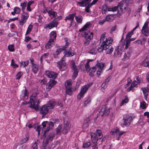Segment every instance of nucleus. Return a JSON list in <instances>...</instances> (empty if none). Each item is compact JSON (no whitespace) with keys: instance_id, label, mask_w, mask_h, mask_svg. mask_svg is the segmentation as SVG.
I'll list each match as a JSON object with an SVG mask.
<instances>
[{"instance_id":"5701e85b","label":"nucleus","mask_w":149,"mask_h":149,"mask_svg":"<svg viewBox=\"0 0 149 149\" xmlns=\"http://www.w3.org/2000/svg\"><path fill=\"white\" fill-rule=\"evenodd\" d=\"M32 68V71L34 74H36L38 71V66L36 64L31 66Z\"/></svg>"},{"instance_id":"774afa93","label":"nucleus","mask_w":149,"mask_h":149,"mask_svg":"<svg viewBox=\"0 0 149 149\" xmlns=\"http://www.w3.org/2000/svg\"><path fill=\"white\" fill-rule=\"evenodd\" d=\"M26 22V20H24L22 19H21L19 20V23L20 25H23Z\"/></svg>"},{"instance_id":"473e14b6","label":"nucleus","mask_w":149,"mask_h":149,"mask_svg":"<svg viewBox=\"0 0 149 149\" xmlns=\"http://www.w3.org/2000/svg\"><path fill=\"white\" fill-rule=\"evenodd\" d=\"M105 18L107 21L111 22L114 19V17L113 15H109L106 16Z\"/></svg>"},{"instance_id":"9b49d317","label":"nucleus","mask_w":149,"mask_h":149,"mask_svg":"<svg viewBox=\"0 0 149 149\" xmlns=\"http://www.w3.org/2000/svg\"><path fill=\"white\" fill-rule=\"evenodd\" d=\"M64 56L67 57H71L74 55L76 54L74 51H72L71 47H70L68 50H64Z\"/></svg>"},{"instance_id":"f8f14e48","label":"nucleus","mask_w":149,"mask_h":149,"mask_svg":"<svg viewBox=\"0 0 149 149\" xmlns=\"http://www.w3.org/2000/svg\"><path fill=\"white\" fill-rule=\"evenodd\" d=\"M58 23L53 20L51 21L49 24H46L44 26V29H47L48 28L49 29H51L53 28L56 27Z\"/></svg>"},{"instance_id":"a878e982","label":"nucleus","mask_w":149,"mask_h":149,"mask_svg":"<svg viewBox=\"0 0 149 149\" xmlns=\"http://www.w3.org/2000/svg\"><path fill=\"white\" fill-rule=\"evenodd\" d=\"M76 15V13H74L72 14H70L68 16H66L65 19V20L66 21L67 20H73L74 16Z\"/></svg>"},{"instance_id":"6e6d98bb","label":"nucleus","mask_w":149,"mask_h":149,"mask_svg":"<svg viewBox=\"0 0 149 149\" xmlns=\"http://www.w3.org/2000/svg\"><path fill=\"white\" fill-rule=\"evenodd\" d=\"M22 94H24V96H23L24 97H25L26 96L28 97L29 93L28 92L27 89H25L24 90H22Z\"/></svg>"},{"instance_id":"423d86ee","label":"nucleus","mask_w":149,"mask_h":149,"mask_svg":"<svg viewBox=\"0 0 149 149\" xmlns=\"http://www.w3.org/2000/svg\"><path fill=\"white\" fill-rule=\"evenodd\" d=\"M134 118V116H130L128 115H124L123 118L124 121L123 125H125L126 127L129 126L130 125L131 122Z\"/></svg>"},{"instance_id":"bb28decb","label":"nucleus","mask_w":149,"mask_h":149,"mask_svg":"<svg viewBox=\"0 0 149 149\" xmlns=\"http://www.w3.org/2000/svg\"><path fill=\"white\" fill-rule=\"evenodd\" d=\"M91 25V24L87 22L83 26V27L81 29L79 30V31L81 32L82 31L86 30L87 28H88L89 26Z\"/></svg>"},{"instance_id":"052dcab7","label":"nucleus","mask_w":149,"mask_h":149,"mask_svg":"<svg viewBox=\"0 0 149 149\" xmlns=\"http://www.w3.org/2000/svg\"><path fill=\"white\" fill-rule=\"evenodd\" d=\"M11 65L14 68H16L18 67V66L17 64L15 63L14 62L13 59H12Z\"/></svg>"},{"instance_id":"a19ab883","label":"nucleus","mask_w":149,"mask_h":149,"mask_svg":"<svg viewBox=\"0 0 149 149\" xmlns=\"http://www.w3.org/2000/svg\"><path fill=\"white\" fill-rule=\"evenodd\" d=\"M27 1H26L24 3H21L20 6L22 7V10L23 12H24V10L25 9V8L26 6Z\"/></svg>"},{"instance_id":"e433bc0d","label":"nucleus","mask_w":149,"mask_h":149,"mask_svg":"<svg viewBox=\"0 0 149 149\" xmlns=\"http://www.w3.org/2000/svg\"><path fill=\"white\" fill-rule=\"evenodd\" d=\"M29 17V15L26 13L24 12L22 14V19L24 20H26V19H28Z\"/></svg>"},{"instance_id":"ddd939ff","label":"nucleus","mask_w":149,"mask_h":149,"mask_svg":"<svg viewBox=\"0 0 149 149\" xmlns=\"http://www.w3.org/2000/svg\"><path fill=\"white\" fill-rule=\"evenodd\" d=\"M57 82L54 79H50L49 82L47 83L46 86V89H48L50 90L51 88L55 85Z\"/></svg>"},{"instance_id":"e2e57ef3","label":"nucleus","mask_w":149,"mask_h":149,"mask_svg":"<svg viewBox=\"0 0 149 149\" xmlns=\"http://www.w3.org/2000/svg\"><path fill=\"white\" fill-rule=\"evenodd\" d=\"M14 10L15 11L16 14H19L21 11V10L20 8L17 7H16L14 8Z\"/></svg>"},{"instance_id":"b1692460","label":"nucleus","mask_w":149,"mask_h":149,"mask_svg":"<svg viewBox=\"0 0 149 149\" xmlns=\"http://www.w3.org/2000/svg\"><path fill=\"white\" fill-rule=\"evenodd\" d=\"M29 136L28 134H26L25 135V137H24L21 140L20 143L22 144L24 143H26L29 140Z\"/></svg>"},{"instance_id":"4c0bfd02","label":"nucleus","mask_w":149,"mask_h":149,"mask_svg":"<svg viewBox=\"0 0 149 149\" xmlns=\"http://www.w3.org/2000/svg\"><path fill=\"white\" fill-rule=\"evenodd\" d=\"M119 132V129L116 128L112 129L110 132V134L112 135H115Z\"/></svg>"},{"instance_id":"5fc2aeb1","label":"nucleus","mask_w":149,"mask_h":149,"mask_svg":"<svg viewBox=\"0 0 149 149\" xmlns=\"http://www.w3.org/2000/svg\"><path fill=\"white\" fill-rule=\"evenodd\" d=\"M23 75V73L22 72L20 71L17 73L16 75V79L19 80L22 77Z\"/></svg>"},{"instance_id":"09e8293b","label":"nucleus","mask_w":149,"mask_h":149,"mask_svg":"<svg viewBox=\"0 0 149 149\" xmlns=\"http://www.w3.org/2000/svg\"><path fill=\"white\" fill-rule=\"evenodd\" d=\"M91 145V143L89 142H87L84 143L83 147L84 148H88Z\"/></svg>"},{"instance_id":"393cba45","label":"nucleus","mask_w":149,"mask_h":149,"mask_svg":"<svg viewBox=\"0 0 149 149\" xmlns=\"http://www.w3.org/2000/svg\"><path fill=\"white\" fill-rule=\"evenodd\" d=\"M94 133L96 134L97 136L98 137L99 139L102 138L103 137L102 133L101 130H97L95 133Z\"/></svg>"},{"instance_id":"dca6fc26","label":"nucleus","mask_w":149,"mask_h":149,"mask_svg":"<svg viewBox=\"0 0 149 149\" xmlns=\"http://www.w3.org/2000/svg\"><path fill=\"white\" fill-rule=\"evenodd\" d=\"M38 95V93H37L35 92L33 93L31 96L30 97V100L28 102V103L30 104L33 102H34V103L35 102H37V96Z\"/></svg>"},{"instance_id":"c756f323","label":"nucleus","mask_w":149,"mask_h":149,"mask_svg":"<svg viewBox=\"0 0 149 149\" xmlns=\"http://www.w3.org/2000/svg\"><path fill=\"white\" fill-rule=\"evenodd\" d=\"M90 120L89 118H87L84 120L83 126L87 128L89 126V123Z\"/></svg>"},{"instance_id":"1a4fd4ad","label":"nucleus","mask_w":149,"mask_h":149,"mask_svg":"<svg viewBox=\"0 0 149 149\" xmlns=\"http://www.w3.org/2000/svg\"><path fill=\"white\" fill-rule=\"evenodd\" d=\"M62 59L60 61H58L57 63V66L58 67L60 70L62 71H65L66 69V63L65 61Z\"/></svg>"},{"instance_id":"f704fd0d","label":"nucleus","mask_w":149,"mask_h":149,"mask_svg":"<svg viewBox=\"0 0 149 149\" xmlns=\"http://www.w3.org/2000/svg\"><path fill=\"white\" fill-rule=\"evenodd\" d=\"M104 63H97L96 65L97 67L99 68V69L100 70L102 71L104 67Z\"/></svg>"},{"instance_id":"4468645a","label":"nucleus","mask_w":149,"mask_h":149,"mask_svg":"<svg viewBox=\"0 0 149 149\" xmlns=\"http://www.w3.org/2000/svg\"><path fill=\"white\" fill-rule=\"evenodd\" d=\"M30 105L29 106V107L31 108H33L35 109L36 111H38V105L40 104L39 100H38L37 99V102L34 103V102H31V103H30Z\"/></svg>"},{"instance_id":"ea45409f","label":"nucleus","mask_w":149,"mask_h":149,"mask_svg":"<svg viewBox=\"0 0 149 149\" xmlns=\"http://www.w3.org/2000/svg\"><path fill=\"white\" fill-rule=\"evenodd\" d=\"M75 19L77 23H81L83 20V17L81 15H79L75 17Z\"/></svg>"},{"instance_id":"39448f33","label":"nucleus","mask_w":149,"mask_h":149,"mask_svg":"<svg viewBox=\"0 0 149 149\" xmlns=\"http://www.w3.org/2000/svg\"><path fill=\"white\" fill-rule=\"evenodd\" d=\"M54 136V134L53 133H50L49 134L45 136L43 141L44 144L42 149H49V148L47 144L49 142L52 140Z\"/></svg>"},{"instance_id":"aec40b11","label":"nucleus","mask_w":149,"mask_h":149,"mask_svg":"<svg viewBox=\"0 0 149 149\" xmlns=\"http://www.w3.org/2000/svg\"><path fill=\"white\" fill-rule=\"evenodd\" d=\"M56 104V102L55 101L53 100H49L47 104L45 105H47L49 109H53Z\"/></svg>"},{"instance_id":"72a5a7b5","label":"nucleus","mask_w":149,"mask_h":149,"mask_svg":"<svg viewBox=\"0 0 149 149\" xmlns=\"http://www.w3.org/2000/svg\"><path fill=\"white\" fill-rule=\"evenodd\" d=\"M96 70V67L95 66L93 67L92 69L91 70V71L89 72V75L91 77H94V73L95 72Z\"/></svg>"},{"instance_id":"8fccbe9b","label":"nucleus","mask_w":149,"mask_h":149,"mask_svg":"<svg viewBox=\"0 0 149 149\" xmlns=\"http://www.w3.org/2000/svg\"><path fill=\"white\" fill-rule=\"evenodd\" d=\"M33 27V25H32L30 24L29 25L28 28H27V29L25 34L26 35H28L30 32L31 31Z\"/></svg>"},{"instance_id":"f257e3e1","label":"nucleus","mask_w":149,"mask_h":149,"mask_svg":"<svg viewBox=\"0 0 149 149\" xmlns=\"http://www.w3.org/2000/svg\"><path fill=\"white\" fill-rule=\"evenodd\" d=\"M113 41V39L111 37L107 38H105V35L102 34L101 36L99 45L100 46L97 49L98 52H102L103 50L109 48L110 44H111Z\"/></svg>"},{"instance_id":"3c124183","label":"nucleus","mask_w":149,"mask_h":149,"mask_svg":"<svg viewBox=\"0 0 149 149\" xmlns=\"http://www.w3.org/2000/svg\"><path fill=\"white\" fill-rule=\"evenodd\" d=\"M91 98L89 97H88L86 100L84 102V107H86L87 105L89 104L91 102Z\"/></svg>"},{"instance_id":"680f3d73","label":"nucleus","mask_w":149,"mask_h":149,"mask_svg":"<svg viewBox=\"0 0 149 149\" xmlns=\"http://www.w3.org/2000/svg\"><path fill=\"white\" fill-rule=\"evenodd\" d=\"M53 43L48 41L47 43L45 46V47L46 49H49L50 47H52L53 46Z\"/></svg>"},{"instance_id":"412c9836","label":"nucleus","mask_w":149,"mask_h":149,"mask_svg":"<svg viewBox=\"0 0 149 149\" xmlns=\"http://www.w3.org/2000/svg\"><path fill=\"white\" fill-rule=\"evenodd\" d=\"M141 89L143 91L144 95V97L146 100H147V97L148 95V88L147 87L142 88Z\"/></svg>"},{"instance_id":"603ef678","label":"nucleus","mask_w":149,"mask_h":149,"mask_svg":"<svg viewBox=\"0 0 149 149\" xmlns=\"http://www.w3.org/2000/svg\"><path fill=\"white\" fill-rule=\"evenodd\" d=\"M8 49L10 52H13L15 51L14 45L12 44L8 46Z\"/></svg>"},{"instance_id":"a18cd8bd","label":"nucleus","mask_w":149,"mask_h":149,"mask_svg":"<svg viewBox=\"0 0 149 149\" xmlns=\"http://www.w3.org/2000/svg\"><path fill=\"white\" fill-rule=\"evenodd\" d=\"M85 68L86 69V70L87 72V73L88 72L91 70V68L89 65V62L88 61H87L86 63Z\"/></svg>"},{"instance_id":"6ab92c4d","label":"nucleus","mask_w":149,"mask_h":149,"mask_svg":"<svg viewBox=\"0 0 149 149\" xmlns=\"http://www.w3.org/2000/svg\"><path fill=\"white\" fill-rule=\"evenodd\" d=\"M92 0H82L81 1L78 2L77 4L80 7L86 6L87 4L91 2Z\"/></svg>"},{"instance_id":"c85d7f7f","label":"nucleus","mask_w":149,"mask_h":149,"mask_svg":"<svg viewBox=\"0 0 149 149\" xmlns=\"http://www.w3.org/2000/svg\"><path fill=\"white\" fill-rule=\"evenodd\" d=\"M73 70L74 71V72L72 74V78L73 80H74L76 78L78 75V73L79 72V70L77 68L76 69Z\"/></svg>"},{"instance_id":"6e6552de","label":"nucleus","mask_w":149,"mask_h":149,"mask_svg":"<svg viewBox=\"0 0 149 149\" xmlns=\"http://www.w3.org/2000/svg\"><path fill=\"white\" fill-rule=\"evenodd\" d=\"M40 113L42 115V117L43 118L49 112V109L45 104L44 105L40 107L39 110Z\"/></svg>"},{"instance_id":"864d4df0","label":"nucleus","mask_w":149,"mask_h":149,"mask_svg":"<svg viewBox=\"0 0 149 149\" xmlns=\"http://www.w3.org/2000/svg\"><path fill=\"white\" fill-rule=\"evenodd\" d=\"M130 55L127 54L126 53H125L123 56V58L122 60L125 61L129 59L130 57Z\"/></svg>"},{"instance_id":"de8ad7c7","label":"nucleus","mask_w":149,"mask_h":149,"mask_svg":"<svg viewBox=\"0 0 149 149\" xmlns=\"http://www.w3.org/2000/svg\"><path fill=\"white\" fill-rule=\"evenodd\" d=\"M92 6L90 4H88L87 6H86L85 11L87 13H91V12L90 8Z\"/></svg>"},{"instance_id":"2eb2a0df","label":"nucleus","mask_w":149,"mask_h":149,"mask_svg":"<svg viewBox=\"0 0 149 149\" xmlns=\"http://www.w3.org/2000/svg\"><path fill=\"white\" fill-rule=\"evenodd\" d=\"M70 124H63V128H62V132L64 134H66L70 130Z\"/></svg>"},{"instance_id":"4be33fe9","label":"nucleus","mask_w":149,"mask_h":149,"mask_svg":"<svg viewBox=\"0 0 149 149\" xmlns=\"http://www.w3.org/2000/svg\"><path fill=\"white\" fill-rule=\"evenodd\" d=\"M142 32L143 35L146 37L149 36V27L144 28L142 29Z\"/></svg>"},{"instance_id":"13d9d810","label":"nucleus","mask_w":149,"mask_h":149,"mask_svg":"<svg viewBox=\"0 0 149 149\" xmlns=\"http://www.w3.org/2000/svg\"><path fill=\"white\" fill-rule=\"evenodd\" d=\"M32 147L31 149H38V146L36 142L32 144Z\"/></svg>"},{"instance_id":"79ce46f5","label":"nucleus","mask_w":149,"mask_h":149,"mask_svg":"<svg viewBox=\"0 0 149 149\" xmlns=\"http://www.w3.org/2000/svg\"><path fill=\"white\" fill-rule=\"evenodd\" d=\"M48 14L49 16L52 15L54 17H55L57 15V13L54 11H52L51 9V10H49L48 11Z\"/></svg>"},{"instance_id":"cd10ccee","label":"nucleus","mask_w":149,"mask_h":149,"mask_svg":"<svg viewBox=\"0 0 149 149\" xmlns=\"http://www.w3.org/2000/svg\"><path fill=\"white\" fill-rule=\"evenodd\" d=\"M66 93L68 95H71L72 93L71 88L70 87L65 86Z\"/></svg>"},{"instance_id":"49530a36","label":"nucleus","mask_w":149,"mask_h":149,"mask_svg":"<svg viewBox=\"0 0 149 149\" xmlns=\"http://www.w3.org/2000/svg\"><path fill=\"white\" fill-rule=\"evenodd\" d=\"M111 44H110V47L109 48L107 49H108V50L106 52L107 54H110L112 53L113 51V48L112 47V46H111Z\"/></svg>"},{"instance_id":"a211bd4d","label":"nucleus","mask_w":149,"mask_h":149,"mask_svg":"<svg viewBox=\"0 0 149 149\" xmlns=\"http://www.w3.org/2000/svg\"><path fill=\"white\" fill-rule=\"evenodd\" d=\"M92 142L94 143H97L98 140L99 139L98 137L94 133H91L90 134Z\"/></svg>"},{"instance_id":"7ed1b4c3","label":"nucleus","mask_w":149,"mask_h":149,"mask_svg":"<svg viewBox=\"0 0 149 149\" xmlns=\"http://www.w3.org/2000/svg\"><path fill=\"white\" fill-rule=\"evenodd\" d=\"M93 34L90 31L84 33L82 37L84 38V46L88 45L90 42L91 39L93 38Z\"/></svg>"},{"instance_id":"bf43d9fd","label":"nucleus","mask_w":149,"mask_h":149,"mask_svg":"<svg viewBox=\"0 0 149 149\" xmlns=\"http://www.w3.org/2000/svg\"><path fill=\"white\" fill-rule=\"evenodd\" d=\"M118 8L117 6H114L112 8H110L109 9H108V11H115L117 10L118 11ZM117 13L118 14V12H117Z\"/></svg>"},{"instance_id":"69168bd1","label":"nucleus","mask_w":149,"mask_h":149,"mask_svg":"<svg viewBox=\"0 0 149 149\" xmlns=\"http://www.w3.org/2000/svg\"><path fill=\"white\" fill-rule=\"evenodd\" d=\"M70 44V43L68 42H66L65 45L64 46H63L62 47V48H63V49H64V50H65L68 47L69 45Z\"/></svg>"},{"instance_id":"c9c22d12","label":"nucleus","mask_w":149,"mask_h":149,"mask_svg":"<svg viewBox=\"0 0 149 149\" xmlns=\"http://www.w3.org/2000/svg\"><path fill=\"white\" fill-rule=\"evenodd\" d=\"M129 100L128 98L127 97V96H125V98L121 102L120 104V106H122L125 103H127Z\"/></svg>"},{"instance_id":"338daca9","label":"nucleus","mask_w":149,"mask_h":149,"mask_svg":"<svg viewBox=\"0 0 149 149\" xmlns=\"http://www.w3.org/2000/svg\"><path fill=\"white\" fill-rule=\"evenodd\" d=\"M84 94L80 91L79 95H77V98L79 100H81V97H84Z\"/></svg>"},{"instance_id":"7c9ffc66","label":"nucleus","mask_w":149,"mask_h":149,"mask_svg":"<svg viewBox=\"0 0 149 149\" xmlns=\"http://www.w3.org/2000/svg\"><path fill=\"white\" fill-rule=\"evenodd\" d=\"M136 81H134L132 83L130 86L127 89V91L129 92L131 90L132 88L135 87L137 85V84L136 83Z\"/></svg>"},{"instance_id":"c03bdc74","label":"nucleus","mask_w":149,"mask_h":149,"mask_svg":"<svg viewBox=\"0 0 149 149\" xmlns=\"http://www.w3.org/2000/svg\"><path fill=\"white\" fill-rule=\"evenodd\" d=\"M50 38H53L56 39V31H54L51 32L50 34Z\"/></svg>"},{"instance_id":"4d7b16f0","label":"nucleus","mask_w":149,"mask_h":149,"mask_svg":"<svg viewBox=\"0 0 149 149\" xmlns=\"http://www.w3.org/2000/svg\"><path fill=\"white\" fill-rule=\"evenodd\" d=\"M62 125H59L58 127L56 129V133L58 134L61 132H62Z\"/></svg>"},{"instance_id":"2f4dec72","label":"nucleus","mask_w":149,"mask_h":149,"mask_svg":"<svg viewBox=\"0 0 149 149\" xmlns=\"http://www.w3.org/2000/svg\"><path fill=\"white\" fill-rule=\"evenodd\" d=\"M98 48L97 50L96 47H93L89 51L88 53L92 55H95L97 54V51H98Z\"/></svg>"},{"instance_id":"0eeeda50","label":"nucleus","mask_w":149,"mask_h":149,"mask_svg":"<svg viewBox=\"0 0 149 149\" xmlns=\"http://www.w3.org/2000/svg\"><path fill=\"white\" fill-rule=\"evenodd\" d=\"M110 110V108L107 109L106 106L104 105L97 115H101L102 117L104 116H107L109 114Z\"/></svg>"},{"instance_id":"f3484780","label":"nucleus","mask_w":149,"mask_h":149,"mask_svg":"<svg viewBox=\"0 0 149 149\" xmlns=\"http://www.w3.org/2000/svg\"><path fill=\"white\" fill-rule=\"evenodd\" d=\"M63 124H70V120L65 112H63Z\"/></svg>"},{"instance_id":"9d476101","label":"nucleus","mask_w":149,"mask_h":149,"mask_svg":"<svg viewBox=\"0 0 149 149\" xmlns=\"http://www.w3.org/2000/svg\"><path fill=\"white\" fill-rule=\"evenodd\" d=\"M45 74L49 78L55 79L56 78L58 74L53 71L48 70L45 71Z\"/></svg>"},{"instance_id":"37998d69","label":"nucleus","mask_w":149,"mask_h":149,"mask_svg":"<svg viewBox=\"0 0 149 149\" xmlns=\"http://www.w3.org/2000/svg\"><path fill=\"white\" fill-rule=\"evenodd\" d=\"M88 89V88L86 87V85L84 86L81 88L80 91L84 94L87 91Z\"/></svg>"},{"instance_id":"0e129e2a","label":"nucleus","mask_w":149,"mask_h":149,"mask_svg":"<svg viewBox=\"0 0 149 149\" xmlns=\"http://www.w3.org/2000/svg\"><path fill=\"white\" fill-rule=\"evenodd\" d=\"M63 50H64V49H63V48H58L57 49L55 53L57 54V55H59L61 51Z\"/></svg>"},{"instance_id":"58836bf2","label":"nucleus","mask_w":149,"mask_h":149,"mask_svg":"<svg viewBox=\"0 0 149 149\" xmlns=\"http://www.w3.org/2000/svg\"><path fill=\"white\" fill-rule=\"evenodd\" d=\"M146 105V102L144 101H142L140 102V107L143 109H145L147 107Z\"/></svg>"},{"instance_id":"20e7f679","label":"nucleus","mask_w":149,"mask_h":149,"mask_svg":"<svg viewBox=\"0 0 149 149\" xmlns=\"http://www.w3.org/2000/svg\"><path fill=\"white\" fill-rule=\"evenodd\" d=\"M132 0H123L120 1L117 6L118 8V15H119L120 16L124 13V12L123 11V9L122 8L124 3H125L126 6H129V3H132Z\"/></svg>"},{"instance_id":"f03ea898","label":"nucleus","mask_w":149,"mask_h":149,"mask_svg":"<svg viewBox=\"0 0 149 149\" xmlns=\"http://www.w3.org/2000/svg\"><path fill=\"white\" fill-rule=\"evenodd\" d=\"M59 121L58 119H51V121L49 122L47 121H44L42 123L41 125L38 126L37 127L36 130L38 131V134H40V130H42L43 128L45 127L47 124L48 126L47 128L44 130L45 134L48 132L50 129H52L54 127V125L58 124Z\"/></svg>"}]
</instances>
